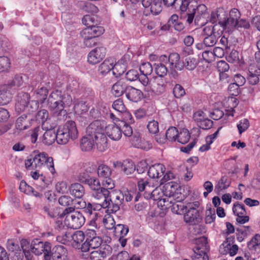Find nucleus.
<instances>
[{
    "instance_id": "obj_1",
    "label": "nucleus",
    "mask_w": 260,
    "mask_h": 260,
    "mask_svg": "<svg viewBox=\"0 0 260 260\" xmlns=\"http://www.w3.org/2000/svg\"><path fill=\"white\" fill-rule=\"evenodd\" d=\"M72 103V98L71 95L62 93L59 90L52 91L48 100V108L52 112L53 117L59 121L66 120L67 112L64 108L70 107Z\"/></svg>"
},
{
    "instance_id": "obj_2",
    "label": "nucleus",
    "mask_w": 260,
    "mask_h": 260,
    "mask_svg": "<svg viewBox=\"0 0 260 260\" xmlns=\"http://www.w3.org/2000/svg\"><path fill=\"white\" fill-rule=\"evenodd\" d=\"M25 165L27 169L31 167L37 171L47 169L52 175L56 174L53 158L45 152L33 151L30 158L25 160Z\"/></svg>"
},
{
    "instance_id": "obj_3",
    "label": "nucleus",
    "mask_w": 260,
    "mask_h": 260,
    "mask_svg": "<svg viewBox=\"0 0 260 260\" xmlns=\"http://www.w3.org/2000/svg\"><path fill=\"white\" fill-rule=\"evenodd\" d=\"M21 245L27 260L31 259V253L38 255L43 253L44 260H51V255L49 253L51 252V245L49 242H43L35 239L30 244L27 240L23 239L21 241Z\"/></svg>"
},
{
    "instance_id": "obj_4",
    "label": "nucleus",
    "mask_w": 260,
    "mask_h": 260,
    "mask_svg": "<svg viewBox=\"0 0 260 260\" xmlns=\"http://www.w3.org/2000/svg\"><path fill=\"white\" fill-rule=\"evenodd\" d=\"M241 14L239 11L236 8L232 9L229 13V16L223 21H219V24L222 27V30L231 32L235 29H248L250 27L248 21L244 19H240Z\"/></svg>"
},
{
    "instance_id": "obj_5",
    "label": "nucleus",
    "mask_w": 260,
    "mask_h": 260,
    "mask_svg": "<svg viewBox=\"0 0 260 260\" xmlns=\"http://www.w3.org/2000/svg\"><path fill=\"white\" fill-rule=\"evenodd\" d=\"M56 134L57 143L61 145L66 144L71 140L76 139L78 136L76 124L73 121H68L62 126H60Z\"/></svg>"
},
{
    "instance_id": "obj_6",
    "label": "nucleus",
    "mask_w": 260,
    "mask_h": 260,
    "mask_svg": "<svg viewBox=\"0 0 260 260\" xmlns=\"http://www.w3.org/2000/svg\"><path fill=\"white\" fill-rule=\"evenodd\" d=\"M75 207H69L63 211L62 216H65L64 222L69 228L78 229L85 222V218L80 212L75 211Z\"/></svg>"
},
{
    "instance_id": "obj_7",
    "label": "nucleus",
    "mask_w": 260,
    "mask_h": 260,
    "mask_svg": "<svg viewBox=\"0 0 260 260\" xmlns=\"http://www.w3.org/2000/svg\"><path fill=\"white\" fill-rule=\"evenodd\" d=\"M98 122H91L86 128V135L83 137L80 142L81 149L83 151L91 150L94 146V133L95 131L101 129Z\"/></svg>"
},
{
    "instance_id": "obj_8",
    "label": "nucleus",
    "mask_w": 260,
    "mask_h": 260,
    "mask_svg": "<svg viewBox=\"0 0 260 260\" xmlns=\"http://www.w3.org/2000/svg\"><path fill=\"white\" fill-rule=\"evenodd\" d=\"M124 203L123 192L119 190L110 191L108 199H106L103 204V208L111 209L114 212H116L120 209V206Z\"/></svg>"
},
{
    "instance_id": "obj_9",
    "label": "nucleus",
    "mask_w": 260,
    "mask_h": 260,
    "mask_svg": "<svg viewBox=\"0 0 260 260\" xmlns=\"http://www.w3.org/2000/svg\"><path fill=\"white\" fill-rule=\"evenodd\" d=\"M167 81L160 77H153L150 79L148 92L149 94L160 95L166 89Z\"/></svg>"
},
{
    "instance_id": "obj_10",
    "label": "nucleus",
    "mask_w": 260,
    "mask_h": 260,
    "mask_svg": "<svg viewBox=\"0 0 260 260\" xmlns=\"http://www.w3.org/2000/svg\"><path fill=\"white\" fill-rule=\"evenodd\" d=\"M93 122H98L100 123L101 129L95 131L94 133V146L96 145L97 149L101 152L105 151L108 148V139L104 133L105 122L101 120H95Z\"/></svg>"
},
{
    "instance_id": "obj_11",
    "label": "nucleus",
    "mask_w": 260,
    "mask_h": 260,
    "mask_svg": "<svg viewBox=\"0 0 260 260\" xmlns=\"http://www.w3.org/2000/svg\"><path fill=\"white\" fill-rule=\"evenodd\" d=\"M234 214L237 216V221L241 224H244L249 220L248 216L246 215V211L243 204L239 202L235 203L233 207Z\"/></svg>"
},
{
    "instance_id": "obj_12",
    "label": "nucleus",
    "mask_w": 260,
    "mask_h": 260,
    "mask_svg": "<svg viewBox=\"0 0 260 260\" xmlns=\"http://www.w3.org/2000/svg\"><path fill=\"white\" fill-rule=\"evenodd\" d=\"M138 187L140 192H144L143 196L146 199H150L151 194L155 186L148 179H141L138 181Z\"/></svg>"
},
{
    "instance_id": "obj_13",
    "label": "nucleus",
    "mask_w": 260,
    "mask_h": 260,
    "mask_svg": "<svg viewBox=\"0 0 260 260\" xmlns=\"http://www.w3.org/2000/svg\"><path fill=\"white\" fill-rule=\"evenodd\" d=\"M51 259L52 260H67L68 252L67 249L62 245H56L51 248Z\"/></svg>"
},
{
    "instance_id": "obj_14",
    "label": "nucleus",
    "mask_w": 260,
    "mask_h": 260,
    "mask_svg": "<svg viewBox=\"0 0 260 260\" xmlns=\"http://www.w3.org/2000/svg\"><path fill=\"white\" fill-rule=\"evenodd\" d=\"M107 136L114 141L119 140L122 136L121 127L115 123L108 124L104 127Z\"/></svg>"
},
{
    "instance_id": "obj_15",
    "label": "nucleus",
    "mask_w": 260,
    "mask_h": 260,
    "mask_svg": "<svg viewBox=\"0 0 260 260\" xmlns=\"http://www.w3.org/2000/svg\"><path fill=\"white\" fill-rule=\"evenodd\" d=\"M29 101V95L24 92L18 93L16 103L15 104V110L18 113L23 112L27 107Z\"/></svg>"
},
{
    "instance_id": "obj_16",
    "label": "nucleus",
    "mask_w": 260,
    "mask_h": 260,
    "mask_svg": "<svg viewBox=\"0 0 260 260\" xmlns=\"http://www.w3.org/2000/svg\"><path fill=\"white\" fill-rule=\"evenodd\" d=\"M196 246L193 248V253L207 254L209 250V246L207 242V238L205 236H202L197 238L194 241Z\"/></svg>"
},
{
    "instance_id": "obj_17",
    "label": "nucleus",
    "mask_w": 260,
    "mask_h": 260,
    "mask_svg": "<svg viewBox=\"0 0 260 260\" xmlns=\"http://www.w3.org/2000/svg\"><path fill=\"white\" fill-rule=\"evenodd\" d=\"M105 56V50H91L88 54L87 61L89 64H95L102 60Z\"/></svg>"
},
{
    "instance_id": "obj_18",
    "label": "nucleus",
    "mask_w": 260,
    "mask_h": 260,
    "mask_svg": "<svg viewBox=\"0 0 260 260\" xmlns=\"http://www.w3.org/2000/svg\"><path fill=\"white\" fill-rule=\"evenodd\" d=\"M125 96L129 101L138 102L142 99L143 94L140 90L128 86L125 91Z\"/></svg>"
},
{
    "instance_id": "obj_19",
    "label": "nucleus",
    "mask_w": 260,
    "mask_h": 260,
    "mask_svg": "<svg viewBox=\"0 0 260 260\" xmlns=\"http://www.w3.org/2000/svg\"><path fill=\"white\" fill-rule=\"evenodd\" d=\"M166 170L165 166L161 164H156L149 167L148 176L152 178H159L164 175Z\"/></svg>"
},
{
    "instance_id": "obj_20",
    "label": "nucleus",
    "mask_w": 260,
    "mask_h": 260,
    "mask_svg": "<svg viewBox=\"0 0 260 260\" xmlns=\"http://www.w3.org/2000/svg\"><path fill=\"white\" fill-rule=\"evenodd\" d=\"M130 142L134 147L141 149L148 150L152 147V144L149 142L136 136H133L130 140Z\"/></svg>"
},
{
    "instance_id": "obj_21",
    "label": "nucleus",
    "mask_w": 260,
    "mask_h": 260,
    "mask_svg": "<svg viewBox=\"0 0 260 260\" xmlns=\"http://www.w3.org/2000/svg\"><path fill=\"white\" fill-rule=\"evenodd\" d=\"M12 98V94L9 85H4L0 87V105L8 104Z\"/></svg>"
},
{
    "instance_id": "obj_22",
    "label": "nucleus",
    "mask_w": 260,
    "mask_h": 260,
    "mask_svg": "<svg viewBox=\"0 0 260 260\" xmlns=\"http://www.w3.org/2000/svg\"><path fill=\"white\" fill-rule=\"evenodd\" d=\"M48 93V89L44 87H42L38 89L35 92V98L37 101H32L30 105V107H32L34 105L35 106V109H36L38 107V102L43 103L46 99Z\"/></svg>"
},
{
    "instance_id": "obj_23",
    "label": "nucleus",
    "mask_w": 260,
    "mask_h": 260,
    "mask_svg": "<svg viewBox=\"0 0 260 260\" xmlns=\"http://www.w3.org/2000/svg\"><path fill=\"white\" fill-rule=\"evenodd\" d=\"M108 245H104L98 250L93 251L90 253V257L91 260H104L109 254Z\"/></svg>"
},
{
    "instance_id": "obj_24",
    "label": "nucleus",
    "mask_w": 260,
    "mask_h": 260,
    "mask_svg": "<svg viewBox=\"0 0 260 260\" xmlns=\"http://www.w3.org/2000/svg\"><path fill=\"white\" fill-rule=\"evenodd\" d=\"M110 191L107 190L104 188H101L94 192H93L92 197L99 201L96 204L101 208H103V204L105 202L106 199H108L109 196Z\"/></svg>"
},
{
    "instance_id": "obj_25",
    "label": "nucleus",
    "mask_w": 260,
    "mask_h": 260,
    "mask_svg": "<svg viewBox=\"0 0 260 260\" xmlns=\"http://www.w3.org/2000/svg\"><path fill=\"white\" fill-rule=\"evenodd\" d=\"M71 239L73 240L72 243L73 247L82 251L83 242L85 239L84 233L81 231H76L71 235Z\"/></svg>"
},
{
    "instance_id": "obj_26",
    "label": "nucleus",
    "mask_w": 260,
    "mask_h": 260,
    "mask_svg": "<svg viewBox=\"0 0 260 260\" xmlns=\"http://www.w3.org/2000/svg\"><path fill=\"white\" fill-rule=\"evenodd\" d=\"M103 240L102 238L98 236L88 241H85L82 246V251L84 252H87L90 248H98L102 244Z\"/></svg>"
},
{
    "instance_id": "obj_27",
    "label": "nucleus",
    "mask_w": 260,
    "mask_h": 260,
    "mask_svg": "<svg viewBox=\"0 0 260 260\" xmlns=\"http://www.w3.org/2000/svg\"><path fill=\"white\" fill-rule=\"evenodd\" d=\"M199 214L198 210L194 207H190L184 215L185 222L190 224H196L198 222Z\"/></svg>"
},
{
    "instance_id": "obj_28",
    "label": "nucleus",
    "mask_w": 260,
    "mask_h": 260,
    "mask_svg": "<svg viewBox=\"0 0 260 260\" xmlns=\"http://www.w3.org/2000/svg\"><path fill=\"white\" fill-rule=\"evenodd\" d=\"M115 62L114 58H109L106 59L99 66L98 71L102 75H105L111 71L113 67V64Z\"/></svg>"
},
{
    "instance_id": "obj_29",
    "label": "nucleus",
    "mask_w": 260,
    "mask_h": 260,
    "mask_svg": "<svg viewBox=\"0 0 260 260\" xmlns=\"http://www.w3.org/2000/svg\"><path fill=\"white\" fill-rule=\"evenodd\" d=\"M58 136L55 131L52 128L46 131L43 135L42 142L47 145H52L56 140L57 142Z\"/></svg>"
},
{
    "instance_id": "obj_30",
    "label": "nucleus",
    "mask_w": 260,
    "mask_h": 260,
    "mask_svg": "<svg viewBox=\"0 0 260 260\" xmlns=\"http://www.w3.org/2000/svg\"><path fill=\"white\" fill-rule=\"evenodd\" d=\"M127 87L128 86H126L124 82L119 80L112 86L111 89L112 93L115 96H120L124 93H125Z\"/></svg>"
},
{
    "instance_id": "obj_31",
    "label": "nucleus",
    "mask_w": 260,
    "mask_h": 260,
    "mask_svg": "<svg viewBox=\"0 0 260 260\" xmlns=\"http://www.w3.org/2000/svg\"><path fill=\"white\" fill-rule=\"evenodd\" d=\"M70 193L75 198L80 199L85 193L84 188L80 183H74L69 187Z\"/></svg>"
},
{
    "instance_id": "obj_32",
    "label": "nucleus",
    "mask_w": 260,
    "mask_h": 260,
    "mask_svg": "<svg viewBox=\"0 0 260 260\" xmlns=\"http://www.w3.org/2000/svg\"><path fill=\"white\" fill-rule=\"evenodd\" d=\"M27 116L24 114L18 117L16 120L15 126L17 129L22 131L27 129L30 125L29 120L32 119H29L27 120Z\"/></svg>"
},
{
    "instance_id": "obj_33",
    "label": "nucleus",
    "mask_w": 260,
    "mask_h": 260,
    "mask_svg": "<svg viewBox=\"0 0 260 260\" xmlns=\"http://www.w3.org/2000/svg\"><path fill=\"white\" fill-rule=\"evenodd\" d=\"M219 26L217 24L214 25H213V24L207 25L204 28L203 33L205 35L207 36V37L212 36L213 35L215 36L220 35L223 32H220L222 30V27L217 30V28Z\"/></svg>"
},
{
    "instance_id": "obj_34",
    "label": "nucleus",
    "mask_w": 260,
    "mask_h": 260,
    "mask_svg": "<svg viewBox=\"0 0 260 260\" xmlns=\"http://www.w3.org/2000/svg\"><path fill=\"white\" fill-rule=\"evenodd\" d=\"M121 170L126 175H131L136 171V166L133 161L126 159L123 161Z\"/></svg>"
},
{
    "instance_id": "obj_35",
    "label": "nucleus",
    "mask_w": 260,
    "mask_h": 260,
    "mask_svg": "<svg viewBox=\"0 0 260 260\" xmlns=\"http://www.w3.org/2000/svg\"><path fill=\"white\" fill-rule=\"evenodd\" d=\"M145 8L149 9L153 15H158L161 12L162 9L161 0H151L150 6Z\"/></svg>"
},
{
    "instance_id": "obj_36",
    "label": "nucleus",
    "mask_w": 260,
    "mask_h": 260,
    "mask_svg": "<svg viewBox=\"0 0 260 260\" xmlns=\"http://www.w3.org/2000/svg\"><path fill=\"white\" fill-rule=\"evenodd\" d=\"M231 183V179L229 177L226 176H222L215 186V190L219 192L225 189L230 186Z\"/></svg>"
},
{
    "instance_id": "obj_37",
    "label": "nucleus",
    "mask_w": 260,
    "mask_h": 260,
    "mask_svg": "<svg viewBox=\"0 0 260 260\" xmlns=\"http://www.w3.org/2000/svg\"><path fill=\"white\" fill-rule=\"evenodd\" d=\"M168 61L170 62L172 68L178 70L181 69L182 66L180 61V56L178 53H172L170 54L168 57Z\"/></svg>"
},
{
    "instance_id": "obj_38",
    "label": "nucleus",
    "mask_w": 260,
    "mask_h": 260,
    "mask_svg": "<svg viewBox=\"0 0 260 260\" xmlns=\"http://www.w3.org/2000/svg\"><path fill=\"white\" fill-rule=\"evenodd\" d=\"M97 172L100 177L105 178L110 177L112 174V170L109 166L101 164L98 167Z\"/></svg>"
},
{
    "instance_id": "obj_39",
    "label": "nucleus",
    "mask_w": 260,
    "mask_h": 260,
    "mask_svg": "<svg viewBox=\"0 0 260 260\" xmlns=\"http://www.w3.org/2000/svg\"><path fill=\"white\" fill-rule=\"evenodd\" d=\"M247 246L249 249L252 251L260 249V235L257 234L255 235L248 243Z\"/></svg>"
},
{
    "instance_id": "obj_40",
    "label": "nucleus",
    "mask_w": 260,
    "mask_h": 260,
    "mask_svg": "<svg viewBox=\"0 0 260 260\" xmlns=\"http://www.w3.org/2000/svg\"><path fill=\"white\" fill-rule=\"evenodd\" d=\"M213 52H212L211 50H206L204 52L202 53V56L203 59L208 63L211 62L214 59L215 56H217L218 57H221L223 54L224 52V50H222V53L220 55H217L216 54V52L218 50H213Z\"/></svg>"
},
{
    "instance_id": "obj_41",
    "label": "nucleus",
    "mask_w": 260,
    "mask_h": 260,
    "mask_svg": "<svg viewBox=\"0 0 260 260\" xmlns=\"http://www.w3.org/2000/svg\"><path fill=\"white\" fill-rule=\"evenodd\" d=\"M153 68L155 73L158 75L157 77L164 78V77L167 75L168 69L164 64L160 62L155 63L153 64Z\"/></svg>"
},
{
    "instance_id": "obj_42",
    "label": "nucleus",
    "mask_w": 260,
    "mask_h": 260,
    "mask_svg": "<svg viewBox=\"0 0 260 260\" xmlns=\"http://www.w3.org/2000/svg\"><path fill=\"white\" fill-rule=\"evenodd\" d=\"M129 231L128 227L127 225L118 224L114 228V233L117 237H124Z\"/></svg>"
},
{
    "instance_id": "obj_43",
    "label": "nucleus",
    "mask_w": 260,
    "mask_h": 260,
    "mask_svg": "<svg viewBox=\"0 0 260 260\" xmlns=\"http://www.w3.org/2000/svg\"><path fill=\"white\" fill-rule=\"evenodd\" d=\"M173 199L171 197H165V198H162L159 200V202H158V206H160L161 207H165L166 208H169L171 207V205L172 204L173 206H175L176 204H174L173 202ZM176 206L179 208V207L180 206L181 207V209H183L184 207V206H182L181 205H179L178 204H176Z\"/></svg>"
},
{
    "instance_id": "obj_44",
    "label": "nucleus",
    "mask_w": 260,
    "mask_h": 260,
    "mask_svg": "<svg viewBox=\"0 0 260 260\" xmlns=\"http://www.w3.org/2000/svg\"><path fill=\"white\" fill-rule=\"evenodd\" d=\"M221 14H222L223 16H225V12L223 11L217 10L215 11H213L211 13V15H210V21L212 23V24L216 22L217 21H223L225 20V19H226L228 17H224V19L222 20L221 18L220 17ZM217 25L221 28V26L219 24V22H218V23Z\"/></svg>"
},
{
    "instance_id": "obj_45",
    "label": "nucleus",
    "mask_w": 260,
    "mask_h": 260,
    "mask_svg": "<svg viewBox=\"0 0 260 260\" xmlns=\"http://www.w3.org/2000/svg\"><path fill=\"white\" fill-rule=\"evenodd\" d=\"M112 69V74L115 77H118L122 75L125 71V68L124 64L119 63H114L113 64Z\"/></svg>"
},
{
    "instance_id": "obj_46",
    "label": "nucleus",
    "mask_w": 260,
    "mask_h": 260,
    "mask_svg": "<svg viewBox=\"0 0 260 260\" xmlns=\"http://www.w3.org/2000/svg\"><path fill=\"white\" fill-rule=\"evenodd\" d=\"M190 136L188 131L186 129H183L178 134L177 139L178 142L181 144H186L189 140Z\"/></svg>"
},
{
    "instance_id": "obj_47",
    "label": "nucleus",
    "mask_w": 260,
    "mask_h": 260,
    "mask_svg": "<svg viewBox=\"0 0 260 260\" xmlns=\"http://www.w3.org/2000/svg\"><path fill=\"white\" fill-rule=\"evenodd\" d=\"M74 202H77L74 200L71 197L69 196H61L58 199L59 204L63 206H72L75 204Z\"/></svg>"
},
{
    "instance_id": "obj_48",
    "label": "nucleus",
    "mask_w": 260,
    "mask_h": 260,
    "mask_svg": "<svg viewBox=\"0 0 260 260\" xmlns=\"http://www.w3.org/2000/svg\"><path fill=\"white\" fill-rule=\"evenodd\" d=\"M154 68L148 62L142 63L139 68L140 71L143 75H150L151 74Z\"/></svg>"
},
{
    "instance_id": "obj_49",
    "label": "nucleus",
    "mask_w": 260,
    "mask_h": 260,
    "mask_svg": "<svg viewBox=\"0 0 260 260\" xmlns=\"http://www.w3.org/2000/svg\"><path fill=\"white\" fill-rule=\"evenodd\" d=\"M178 131L175 127H170L166 133V137L168 140L170 141H175L177 138Z\"/></svg>"
},
{
    "instance_id": "obj_50",
    "label": "nucleus",
    "mask_w": 260,
    "mask_h": 260,
    "mask_svg": "<svg viewBox=\"0 0 260 260\" xmlns=\"http://www.w3.org/2000/svg\"><path fill=\"white\" fill-rule=\"evenodd\" d=\"M10 60L5 56L0 57V72H7L10 68Z\"/></svg>"
},
{
    "instance_id": "obj_51",
    "label": "nucleus",
    "mask_w": 260,
    "mask_h": 260,
    "mask_svg": "<svg viewBox=\"0 0 260 260\" xmlns=\"http://www.w3.org/2000/svg\"><path fill=\"white\" fill-rule=\"evenodd\" d=\"M198 63V61L196 58L189 57L185 59L184 66L187 70L191 71L196 68Z\"/></svg>"
},
{
    "instance_id": "obj_52",
    "label": "nucleus",
    "mask_w": 260,
    "mask_h": 260,
    "mask_svg": "<svg viewBox=\"0 0 260 260\" xmlns=\"http://www.w3.org/2000/svg\"><path fill=\"white\" fill-rule=\"evenodd\" d=\"M242 57L237 50H232L228 56V60L232 62H240Z\"/></svg>"
},
{
    "instance_id": "obj_53",
    "label": "nucleus",
    "mask_w": 260,
    "mask_h": 260,
    "mask_svg": "<svg viewBox=\"0 0 260 260\" xmlns=\"http://www.w3.org/2000/svg\"><path fill=\"white\" fill-rule=\"evenodd\" d=\"M103 222L105 228L108 230H112L115 227L114 219L113 217L110 215L105 216L103 218Z\"/></svg>"
},
{
    "instance_id": "obj_54",
    "label": "nucleus",
    "mask_w": 260,
    "mask_h": 260,
    "mask_svg": "<svg viewBox=\"0 0 260 260\" xmlns=\"http://www.w3.org/2000/svg\"><path fill=\"white\" fill-rule=\"evenodd\" d=\"M49 118V113L47 110L42 109L39 111L36 115V120L43 124L47 121Z\"/></svg>"
},
{
    "instance_id": "obj_55",
    "label": "nucleus",
    "mask_w": 260,
    "mask_h": 260,
    "mask_svg": "<svg viewBox=\"0 0 260 260\" xmlns=\"http://www.w3.org/2000/svg\"><path fill=\"white\" fill-rule=\"evenodd\" d=\"M87 184L93 192L102 188L99 180L95 178H90L86 180Z\"/></svg>"
},
{
    "instance_id": "obj_56",
    "label": "nucleus",
    "mask_w": 260,
    "mask_h": 260,
    "mask_svg": "<svg viewBox=\"0 0 260 260\" xmlns=\"http://www.w3.org/2000/svg\"><path fill=\"white\" fill-rule=\"evenodd\" d=\"M147 127L150 133L156 134L159 131L158 122L155 120H150L148 122Z\"/></svg>"
},
{
    "instance_id": "obj_57",
    "label": "nucleus",
    "mask_w": 260,
    "mask_h": 260,
    "mask_svg": "<svg viewBox=\"0 0 260 260\" xmlns=\"http://www.w3.org/2000/svg\"><path fill=\"white\" fill-rule=\"evenodd\" d=\"M216 218L215 210L214 208H209L206 211L205 222L210 224L214 221Z\"/></svg>"
},
{
    "instance_id": "obj_58",
    "label": "nucleus",
    "mask_w": 260,
    "mask_h": 260,
    "mask_svg": "<svg viewBox=\"0 0 260 260\" xmlns=\"http://www.w3.org/2000/svg\"><path fill=\"white\" fill-rule=\"evenodd\" d=\"M101 218L102 216L99 213L96 212L94 213L92 217L91 218L88 224V226H95L96 229H100V226L99 223Z\"/></svg>"
},
{
    "instance_id": "obj_59",
    "label": "nucleus",
    "mask_w": 260,
    "mask_h": 260,
    "mask_svg": "<svg viewBox=\"0 0 260 260\" xmlns=\"http://www.w3.org/2000/svg\"><path fill=\"white\" fill-rule=\"evenodd\" d=\"M198 73L203 77H207L211 73V69L208 63L200 65L198 68Z\"/></svg>"
},
{
    "instance_id": "obj_60",
    "label": "nucleus",
    "mask_w": 260,
    "mask_h": 260,
    "mask_svg": "<svg viewBox=\"0 0 260 260\" xmlns=\"http://www.w3.org/2000/svg\"><path fill=\"white\" fill-rule=\"evenodd\" d=\"M112 107L114 110L120 113L126 111V108L123 101L120 99L116 100L113 102Z\"/></svg>"
},
{
    "instance_id": "obj_61",
    "label": "nucleus",
    "mask_w": 260,
    "mask_h": 260,
    "mask_svg": "<svg viewBox=\"0 0 260 260\" xmlns=\"http://www.w3.org/2000/svg\"><path fill=\"white\" fill-rule=\"evenodd\" d=\"M105 178V179L103 180L102 182L103 186L102 187V188H104L107 190H113L112 189L115 187L114 181L110 178V177H108V178Z\"/></svg>"
},
{
    "instance_id": "obj_62",
    "label": "nucleus",
    "mask_w": 260,
    "mask_h": 260,
    "mask_svg": "<svg viewBox=\"0 0 260 260\" xmlns=\"http://www.w3.org/2000/svg\"><path fill=\"white\" fill-rule=\"evenodd\" d=\"M173 94L176 98H180L185 94L184 88L180 84H176L173 88Z\"/></svg>"
},
{
    "instance_id": "obj_63",
    "label": "nucleus",
    "mask_w": 260,
    "mask_h": 260,
    "mask_svg": "<svg viewBox=\"0 0 260 260\" xmlns=\"http://www.w3.org/2000/svg\"><path fill=\"white\" fill-rule=\"evenodd\" d=\"M249 126V122L247 119L241 120L237 124V128L240 134L245 132Z\"/></svg>"
},
{
    "instance_id": "obj_64",
    "label": "nucleus",
    "mask_w": 260,
    "mask_h": 260,
    "mask_svg": "<svg viewBox=\"0 0 260 260\" xmlns=\"http://www.w3.org/2000/svg\"><path fill=\"white\" fill-rule=\"evenodd\" d=\"M164 192L160 188L155 187L151 193L150 199L159 202L161 198L164 197Z\"/></svg>"
}]
</instances>
